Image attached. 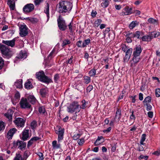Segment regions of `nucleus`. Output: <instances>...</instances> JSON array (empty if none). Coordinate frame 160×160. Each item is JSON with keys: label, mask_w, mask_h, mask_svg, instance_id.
Wrapping results in <instances>:
<instances>
[{"label": "nucleus", "mask_w": 160, "mask_h": 160, "mask_svg": "<svg viewBox=\"0 0 160 160\" xmlns=\"http://www.w3.org/2000/svg\"><path fill=\"white\" fill-rule=\"evenodd\" d=\"M72 7V4L69 1H62L57 5V10L60 13H65L70 12Z\"/></svg>", "instance_id": "1"}, {"label": "nucleus", "mask_w": 160, "mask_h": 160, "mask_svg": "<svg viewBox=\"0 0 160 160\" xmlns=\"http://www.w3.org/2000/svg\"><path fill=\"white\" fill-rule=\"evenodd\" d=\"M36 77L40 81L48 84L53 82L51 79L46 76L43 71H41L36 73Z\"/></svg>", "instance_id": "2"}, {"label": "nucleus", "mask_w": 160, "mask_h": 160, "mask_svg": "<svg viewBox=\"0 0 160 160\" xmlns=\"http://www.w3.org/2000/svg\"><path fill=\"white\" fill-rule=\"evenodd\" d=\"M68 112L71 113L75 112V113L78 112L80 110V106L77 101L72 102L68 107Z\"/></svg>", "instance_id": "3"}, {"label": "nucleus", "mask_w": 160, "mask_h": 160, "mask_svg": "<svg viewBox=\"0 0 160 160\" xmlns=\"http://www.w3.org/2000/svg\"><path fill=\"white\" fill-rule=\"evenodd\" d=\"M0 50L3 58H9L11 57L12 55L10 49L5 45L1 43H0Z\"/></svg>", "instance_id": "4"}, {"label": "nucleus", "mask_w": 160, "mask_h": 160, "mask_svg": "<svg viewBox=\"0 0 160 160\" xmlns=\"http://www.w3.org/2000/svg\"><path fill=\"white\" fill-rule=\"evenodd\" d=\"M58 25L59 29L61 31H64L67 28V26L65 21L59 16L57 19Z\"/></svg>", "instance_id": "5"}, {"label": "nucleus", "mask_w": 160, "mask_h": 160, "mask_svg": "<svg viewBox=\"0 0 160 160\" xmlns=\"http://www.w3.org/2000/svg\"><path fill=\"white\" fill-rule=\"evenodd\" d=\"M20 108L22 109H30L31 106L28 102L27 98L22 97L19 102Z\"/></svg>", "instance_id": "6"}, {"label": "nucleus", "mask_w": 160, "mask_h": 160, "mask_svg": "<svg viewBox=\"0 0 160 160\" xmlns=\"http://www.w3.org/2000/svg\"><path fill=\"white\" fill-rule=\"evenodd\" d=\"M19 34L21 37H23L28 35V28L25 24H21L19 26Z\"/></svg>", "instance_id": "7"}, {"label": "nucleus", "mask_w": 160, "mask_h": 160, "mask_svg": "<svg viewBox=\"0 0 160 160\" xmlns=\"http://www.w3.org/2000/svg\"><path fill=\"white\" fill-rule=\"evenodd\" d=\"M15 124L19 128H22L24 126L25 120L21 118H16L13 121Z\"/></svg>", "instance_id": "8"}, {"label": "nucleus", "mask_w": 160, "mask_h": 160, "mask_svg": "<svg viewBox=\"0 0 160 160\" xmlns=\"http://www.w3.org/2000/svg\"><path fill=\"white\" fill-rule=\"evenodd\" d=\"M133 58L130 61V66L132 68L136 66V64L139 62L140 58V56L132 55Z\"/></svg>", "instance_id": "9"}, {"label": "nucleus", "mask_w": 160, "mask_h": 160, "mask_svg": "<svg viewBox=\"0 0 160 160\" xmlns=\"http://www.w3.org/2000/svg\"><path fill=\"white\" fill-rule=\"evenodd\" d=\"M56 133L58 134V142H60L63 138L64 133V128H62L61 127L58 128V130H56Z\"/></svg>", "instance_id": "10"}, {"label": "nucleus", "mask_w": 160, "mask_h": 160, "mask_svg": "<svg viewBox=\"0 0 160 160\" xmlns=\"http://www.w3.org/2000/svg\"><path fill=\"white\" fill-rule=\"evenodd\" d=\"M34 8V6L33 4H27L23 7V11L25 13H29L32 12Z\"/></svg>", "instance_id": "11"}, {"label": "nucleus", "mask_w": 160, "mask_h": 160, "mask_svg": "<svg viewBox=\"0 0 160 160\" xmlns=\"http://www.w3.org/2000/svg\"><path fill=\"white\" fill-rule=\"evenodd\" d=\"M14 111L12 109L8 110L6 113L4 114V116L8 119V121L11 122L12 119V115Z\"/></svg>", "instance_id": "12"}, {"label": "nucleus", "mask_w": 160, "mask_h": 160, "mask_svg": "<svg viewBox=\"0 0 160 160\" xmlns=\"http://www.w3.org/2000/svg\"><path fill=\"white\" fill-rule=\"evenodd\" d=\"M132 51V48H129L128 49L126 52L125 57L123 58V61L124 62H128L131 57Z\"/></svg>", "instance_id": "13"}, {"label": "nucleus", "mask_w": 160, "mask_h": 160, "mask_svg": "<svg viewBox=\"0 0 160 160\" xmlns=\"http://www.w3.org/2000/svg\"><path fill=\"white\" fill-rule=\"evenodd\" d=\"M16 39V38H15L11 40H3L2 41V43L12 48L15 45V42Z\"/></svg>", "instance_id": "14"}, {"label": "nucleus", "mask_w": 160, "mask_h": 160, "mask_svg": "<svg viewBox=\"0 0 160 160\" xmlns=\"http://www.w3.org/2000/svg\"><path fill=\"white\" fill-rule=\"evenodd\" d=\"M142 51L141 46L140 45H137L134 49L132 55L140 56Z\"/></svg>", "instance_id": "15"}, {"label": "nucleus", "mask_w": 160, "mask_h": 160, "mask_svg": "<svg viewBox=\"0 0 160 160\" xmlns=\"http://www.w3.org/2000/svg\"><path fill=\"white\" fill-rule=\"evenodd\" d=\"M131 37L134 38H137L138 39H141L142 36L144 35L143 32L140 31H137L134 33H131Z\"/></svg>", "instance_id": "16"}, {"label": "nucleus", "mask_w": 160, "mask_h": 160, "mask_svg": "<svg viewBox=\"0 0 160 160\" xmlns=\"http://www.w3.org/2000/svg\"><path fill=\"white\" fill-rule=\"evenodd\" d=\"M17 131V129L14 128L10 129L7 134V138L8 139H12L13 135L16 133Z\"/></svg>", "instance_id": "17"}, {"label": "nucleus", "mask_w": 160, "mask_h": 160, "mask_svg": "<svg viewBox=\"0 0 160 160\" xmlns=\"http://www.w3.org/2000/svg\"><path fill=\"white\" fill-rule=\"evenodd\" d=\"M29 130L25 129L22 132V137L21 138L23 140H27L29 137Z\"/></svg>", "instance_id": "18"}, {"label": "nucleus", "mask_w": 160, "mask_h": 160, "mask_svg": "<svg viewBox=\"0 0 160 160\" xmlns=\"http://www.w3.org/2000/svg\"><path fill=\"white\" fill-rule=\"evenodd\" d=\"M121 111L120 108H117L116 115L114 118V120L118 122L121 118Z\"/></svg>", "instance_id": "19"}, {"label": "nucleus", "mask_w": 160, "mask_h": 160, "mask_svg": "<svg viewBox=\"0 0 160 160\" xmlns=\"http://www.w3.org/2000/svg\"><path fill=\"white\" fill-rule=\"evenodd\" d=\"M125 12H122V14L123 15H128L132 13V8H129L128 6H126L124 8Z\"/></svg>", "instance_id": "20"}, {"label": "nucleus", "mask_w": 160, "mask_h": 160, "mask_svg": "<svg viewBox=\"0 0 160 160\" xmlns=\"http://www.w3.org/2000/svg\"><path fill=\"white\" fill-rule=\"evenodd\" d=\"M104 141V139L102 136H98L97 139L94 142L95 146L99 145L103 142Z\"/></svg>", "instance_id": "21"}, {"label": "nucleus", "mask_w": 160, "mask_h": 160, "mask_svg": "<svg viewBox=\"0 0 160 160\" xmlns=\"http://www.w3.org/2000/svg\"><path fill=\"white\" fill-rule=\"evenodd\" d=\"M152 39L150 33L148 35H143L142 38V41L149 42Z\"/></svg>", "instance_id": "22"}, {"label": "nucleus", "mask_w": 160, "mask_h": 160, "mask_svg": "<svg viewBox=\"0 0 160 160\" xmlns=\"http://www.w3.org/2000/svg\"><path fill=\"white\" fill-rule=\"evenodd\" d=\"M22 79L18 80L15 82L14 86L17 88H22Z\"/></svg>", "instance_id": "23"}, {"label": "nucleus", "mask_w": 160, "mask_h": 160, "mask_svg": "<svg viewBox=\"0 0 160 160\" xmlns=\"http://www.w3.org/2000/svg\"><path fill=\"white\" fill-rule=\"evenodd\" d=\"M100 2L101 7L103 8L107 7L109 3L108 0H100Z\"/></svg>", "instance_id": "24"}, {"label": "nucleus", "mask_w": 160, "mask_h": 160, "mask_svg": "<svg viewBox=\"0 0 160 160\" xmlns=\"http://www.w3.org/2000/svg\"><path fill=\"white\" fill-rule=\"evenodd\" d=\"M27 99L28 101L32 104L35 103L37 101L36 98L33 95H29Z\"/></svg>", "instance_id": "25"}, {"label": "nucleus", "mask_w": 160, "mask_h": 160, "mask_svg": "<svg viewBox=\"0 0 160 160\" xmlns=\"http://www.w3.org/2000/svg\"><path fill=\"white\" fill-rule=\"evenodd\" d=\"M24 87L28 90L30 89L33 88V85L29 80H28L24 84Z\"/></svg>", "instance_id": "26"}, {"label": "nucleus", "mask_w": 160, "mask_h": 160, "mask_svg": "<svg viewBox=\"0 0 160 160\" xmlns=\"http://www.w3.org/2000/svg\"><path fill=\"white\" fill-rule=\"evenodd\" d=\"M150 33L152 39L153 38L158 37L160 35V32H158L153 31Z\"/></svg>", "instance_id": "27"}, {"label": "nucleus", "mask_w": 160, "mask_h": 160, "mask_svg": "<svg viewBox=\"0 0 160 160\" xmlns=\"http://www.w3.org/2000/svg\"><path fill=\"white\" fill-rule=\"evenodd\" d=\"M138 23L136 21H133L129 24V27L130 29H133L138 25Z\"/></svg>", "instance_id": "28"}, {"label": "nucleus", "mask_w": 160, "mask_h": 160, "mask_svg": "<svg viewBox=\"0 0 160 160\" xmlns=\"http://www.w3.org/2000/svg\"><path fill=\"white\" fill-rule=\"evenodd\" d=\"M26 53L25 52H23L22 51H21L19 54L18 56L17 57L18 58L25 59L26 58Z\"/></svg>", "instance_id": "29"}, {"label": "nucleus", "mask_w": 160, "mask_h": 160, "mask_svg": "<svg viewBox=\"0 0 160 160\" xmlns=\"http://www.w3.org/2000/svg\"><path fill=\"white\" fill-rule=\"evenodd\" d=\"M26 146V143L22 141H20L18 148L20 150L25 148Z\"/></svg>", "instance_id": "30"}, {"label": "nucleus", "mask_w": 160, "mask_h": 160, "mask_svg": "<svg viewBox=\"0 0 160 160\" xmlns=\"http://www.w3.org/2000/svg\"><path fill=\"white\" fill-rule=\"evenodd\" d=\"M47 14V17H48V20L49 18V4L48 3H47L46 4V8L45 10L44 11Z\"/></svg>", "instance_id": "31"}, {"label": "nucleus", "mask_w": 160, "mask_h": 160, "mask_svg": "<svg viewBox=\"0 0 160 160\" xmlns=\"http://www.w3.org/2000/svg\"><path fill=\"white\" fill-rule=\"evenodd\" d=\"M47 89L46 88H42L40 90V93L43 97H45L47 93Z\"/></svg>", "instance_id": "32"}, {"label": "nucleus", "mask_w": 160, "mask_h": 160, "mask_svg": "<svg viewBox=\"0 0 160 160\" xmlns=\"http://www.w3.org/2000/svg\"><path fill=\"white\" fill-rule=\"evenodd\" d=\"M24 19H25L26 20H29L33 23H36L38 22V19L36 18H29V17H28L24 18Z\"/></svg>", "instance_id": "33"}, {"label": "nucleus", "mask_w": 160, "mask_h": 160, "mask_svg": "<svg viewBox=\"0 0 160 160\" xmlns=\"http://www.w3.org/2000/svg\"><path fill=\"white\" fill-rule=\"evenodd\" d=\"M71 43V41L68 39H65L62 40V46L64 47L67 45L70 44Z\"/></svg>", "instance_id": "34"}, {"label": "nucleus", "mask_w": 160, "mask_h": 160, "mask_svg": "<svg viewBox=\"0 0 160 160\" xmlns=\"http://www.w3.org/2000/svg\"><path fill=\"white\" fill-rule=\"evenodd\" d=\"M52 146L53 148L58 149L60 148L61 145L59 143L57 144V141L55 140L52 142Z\"/></svg>", "instance_id": "35"}, {"label": "nucleus", "mask_w": 160, "mask_h": 160, "mask_svg": "<svg viewBox=\"0 0 160 160\" xmlns=\"http://www.w3.org/2000/svg\"><path fill=\"white\" fill-rule=\"evenodd\" d=\"M90 39L89 38L85 40L82 43V47L84 48L86 47L90 42Z\"/></svg>", "instance_id": "36"}, {"label": "nucleus", "mask_w": 160, "mask_h": 160, "mask_svg": "<svg viewBox=\"0 0 160 160\" xmlns=\"http://www.w3.org/2000/svg\"><path fill=\"white\" fill-rule=\"evenodd\" d=\"M37 126V122L35 121H33L31 123L30 127L32 129L34 130Z\"/></svg>", "instance_id": "37"}, {"label": "nucleus", "mask_w": 160, "mask_h": 160, "mask_svg": "<svg viewBox=\"0 0 160 160\" xmlns=\"http://www.w3.org/2000/svg\"><path fill=\"white\" fill-rule=\"evenodd\" d=\"M6 126L5 123L2 121H0V132L3 131Z\"/></svg>", "instance_id": "38"}, {"label": "nucleus", "mask_w": 160, "mask_h": 160, "mask_svg": "<svg viewBox=\"0 0 160 160\" xmlns=\"http://www.w3.org/2000/svg\"><path fill=\"white\" fill-rule=\"evenodd\" d=\"M91 82V78L90 77L88 76H84V83L88 84Z\"/></svg>", "instance_id": "39"}, {"label": "nucleus", "mask_w": 160, "mask_h": 160, "mask_svg": "<svg viewBox=\"0 0 160 160\" xmlns=\"http://www.w3.org/2000/svg\"><path fill=\"white\" fill-rule=\"evenodd\" d=\"M151 97L150 96H148L146 97L143 101L144 103H145V104L148 103L149 102H151Z\"/></svg>", "instance_id": "40"}, {"label": "nucleus", "mask_w": 160, "mask_h": 160, "mask_svg": "<svg viewBox=\"0 0 160 160\" xmlns=\"http://www.w3.org/2000/svg\"><path fill=\"white\" fill-rule=\"evenodd\" d=\"M89 74L91 77H93L96 74V70L92 69L89 72Z\"/></svg>", "instance_id": "41"}, {"label": "nucleus", "mask_w": 160, "mask_h": 160, "mask_svg": "<svg viewBox=\"0 0 160 160\" xmlns=\"http://www.w3.org/2000/svg\"><path fill=\"white\" fill-rule=\"evenodd\" d=\"M146 135L145 134H143L142 135L141 139L140 141V143L141 145H143V142L145 141L146 139Z\"/></svg>", "instance_id": "42"}, {"label": "nucleus", "mask_w": 160, "mask_h": 160, "mask_svg": "<svg viewBox=\"0 0 160 160\" xmlns=\"http://www.w3.org/2000/svg\"><path fill=\"white\" fill-rule=\"evenodd\" d=\"M126 36H128L126 38V40L128 43L131 42H132V38L131 37V33L127 34Z\"/></svg>", "instance_id": "43"}, {"label": "nucleus", "mask_w": 160, "mask_h": 160, "mask_svg": "<svg viewBox=\"0 0 160 160\" xmlns=\"http://www.w3.org/2000/svg\"><path fill=\"white\" fill-rule=\"evenodd\" d=\"M38 112L40 113L44 114L46 110L44 106H41L39 107L38 108Z\"/></svg>", "instance_id": "44"}, {"label": "nucleus", "mask_w": 160, "mask_h": 160, "mask_svg": "<svg viewBox=\"0 0 160 160\" xmlns=\"http://www.w3.org/2000/svg\"><path fill=\"white\" fill-rule=\"evenodd\" d=\"M60 78L59 75L57 73L55 74L54 77V82L56 83H58V80Z\"/></svg>", "instance_id": "45"}, {"label": "nucleus", "mask_w": 160, "mask_h": 160, "mask_svg": "<svg viewBox=\"0 0 160 160\" xmlns=\"http://www.w3.org/2000/svg\"><path fill=\"white\" fill-rule=\"evenodd\" d=\"M102 20L101 19H98L94 22V25L95 26L98 27L101 23Z\"/></svg>", "instance_id": "46"}, {"label": "nucleus", "mask_w": 160, "mask_h": 160, "mask_svg": "<svg viewBox=\"0 0 160 160\" xmlns=\"http://www.w3.org/2000/svg\"><path fill=\"white\" fill-rule=\"evenodd\" d=\"M4 65V62L2 58L0 57V69H1Z\"/></svg>", "instance_id": "47"}, {"label": "nucleus", "mask_w": 160, "mask_h": 160, "mask_svg": "<svg viewBox=\"0 0 160 160\" xmlns=\"http://www.w3.org/2000/svg\"><path fill=\"white\" fill-rule=\"evenodd\" d=\"M14 160H22V155L20 154H16V156Z\"/></svg>", "instance_id": "48"}, {"label": "nucleus", "mask_w": 160, "mask_h": 160, "mask_svg": "<svg viewBox=\"0 0 160 160\" xmlns=\"http://www.w3.org/2000/svg\"><path fill=\"white\" fill-rule=\"evenodd\" d=\"M44 0H35L34 1L35 6H38Z\"/></svg>", "instance_id": "49"}, {"label": "nucleus", "mask_w": 160, "mask_h": 160, "mask_svg": "<svg viewBox=\"0 0 160 160\" xmlns=\"http://www.w3.org/2000/svg\"><path fill=\"white\" fill-rule=\"evenodd\" d=\"M20 141V140H18L17 141H14L13 142V147L15 148H17L18 146V147Z\"/></svg>", "instance_id": "50"}, {"label": "nucleus", "mask_w": 160, "mask_h": 160, "mask_svg": "<svg viewBox=\"0 0 160 160\" xmlns=\"http://www.w3.org/2000/svg\"><path fill=\"white\" fill-rule=\"evenodd\" d=\"M155 94L156 97H160V89L158 88L156 89Z\"/></svg>", "instance_id": "51"}, {"label": "nucleus", "mask_w": 160, "mask_h": 160, "mask_svg": "<svg viewBox=\"0 0 160 160\" xmlns=\"http://www.w3.org/2000/svg\"><path fill=\"white\" fill-rule=\"evenodd\" d=\"M129 49L128 46H127L126 45L123 44L122 46V50L124 52H125L128 49Z\"/></svg>", "instance_id": "52"}, {"label": "nucleus", "mask_w": 160, "mask_h": 160, "mask_svg": "<svg viewBox=\"0 0 160 160\" xmlns=\"http://www.w3.org/2000/svg\"><path fill=\"white\" fill-rule=\"evenodd\" d=\"M82 41L79 40L77 42L76 45L78 48H84V47H82Z\"/></svg>", "instance_id": "53"}, {"label": "nucleus", "mask_w": 160, "mask_h": 160, "mask_svg": "<svg viewBox=\"0 0 160 160\" xmlns=\"http://www.w3.org/2000/svg\"><path fill=\"white\" fill-rule=\"evenodd\" d=\"M37 155L39 158V159L40 160H43L44 159L43 155L42 153L41 152H38L37 153Z\"/></svg>", "instance_id": "54"}, {"label": "nucleus", "mask_w": 160, "mask_h": 160, "mask_svg": "<svg viewBox=\"0 0 160 160\" xmlns=\"http://www.w3.org/2000/svg\"><path fill=\"white\" fill-rule=\"evenodd\" d=\"M84 142V138H81V139H79L78 141V144L79 145H82Z\"/></svg>", "instance_id": "55"}, {"label": "nucleus", "mask_w": 160, "mask_h": 160, "mask_svg": "<svg viewBox=\"0 0 160 160\" xmlns=\"http://www.w3.org/2000/svg\"><path fill=\"white\" fill-rule=\"evenodd\" d=\"M148 22L149 23L152 24H155L157 22V21L156 20L152 18H149L148 20Z\"/></svg>", "instance_id": "56"}, {"label": "nucleus", "mask_w": 160, "mask_h": 160, "mask_svg": "<svg viewBox=\"0 0 160 160\" xmlns=\"http://www.w3.org/2000/svg\"><path fill=\"white\" fill-rule=\"evenodd\" d=\"M81 136L80 134H75L73 136V138L74 140H77Z\"/></svg>", "instance_id": "57"}, {"label": "nucleus", "mask_w": 160, "mask_h": 160, "mask_svg": "<svg viewBox=\"0 0 160 160\" xmlns=\"http://www.w3.org/2000/svg\"><path fill=\"white\" fill-rule=\"evenodd\" d=\"M152 154L156 155L157 156L160 155V148L158 149L157 150L155 151L152 153Z\"/></svg>", "instance_id": "58"}, {"label": "nucleus", "mask_w": 160, "mask_h": 160, "mask_svg": "<svg viewBox=\"0 0 160 160\" xmlns=\"http://www.w3.org/2000/svg\"><path fill=\"white\" fill-rule=\"evenodd\" d=\"M82 104L81 105V107L80 106V108L84 109L86 108V102L85 100H83L82 101Z\"/></svg>", "instance_id": "59"}, {"label": "nucleus", "mask_w": 160, "mask_h": 160, "mask_svg": "<svg viewBox=\"0 0 160 160\" xmlns=\"http://www.w3.org/2000/svg\"><path fill=\"white\" fill-rule=\"evenodd\" d=\"M14 97L16 99H19L20 97V95L19 92H18L17 91V92L15 94Z\"/></svg>", "instance_id": "60"}, {"label": "nucleus", "mask_w": 160, "mask_h": 160, "mask_svg": "<svg viewBox=\"0 0 160 160\" xmlns=\"http://www.w3.org/2000/svg\"><path fill=\"white\" fill-rule=\"evenodd\" d=\"M110 28H106L105 30L103 31V33L104 37H105L106 34L108 32L110 31Z\"/></svg>", "instance_id": "61"}, {"label": "nucleus", "mask_w": 160, "mask_h": 160, "mask_svg": "<svg viewBox=\"0 0 160 160\" xmlns=\"http://www.w3.org/2000/svg\"><path fill=\"white\" fill-rule=\"evenodd\" d=\"M55 52V50L54 49H53V50L52 51V52H50V53L49 54L48 57H50V58H51L52 57H53L54 56H55L54 54V53Z\"/></svg>", "instance_id": "62"}, {"label": "nucleus", "mask_w": 160, "mask_h": 160, "mask_svg": "<svg viewBox=\"0 0 160 160\" xmlns=\"http://www.w3.org/2000/svg\"><path fill=\"white\" fill-rule=\"evenodd\" d=\"M147 106L146 110L147 111H150L152 109V106L149 103L145 104Z\"/></svg>", "instance_id": "63"}, {"label": "nucleus", "mask_w": 160, "mask_h": 160, "mask_svg": "<svg viewBox=\"0 0 160 160\" xmlns=\"http://www.w3.org/2000/svg\"><path fill=\"white\" fill-rule=\"evenodd\" d=\"M41 138H39L38 137H34L32 138L31 139L32 140L33 142H34L39 140Z\"/></svg>", "instance_id": "64"}]
</instances>
